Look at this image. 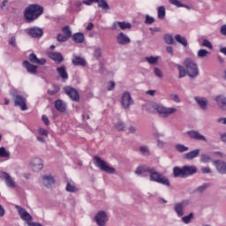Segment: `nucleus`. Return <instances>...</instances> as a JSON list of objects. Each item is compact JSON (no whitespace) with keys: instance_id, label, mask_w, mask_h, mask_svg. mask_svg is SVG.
I'll list each match as a JSON object with an SVG mask.
<instances>
[{"instance_id":"obj_24","label":"nucleus","mask_w":226,"mask_h":226,"mask_svg":"<svg viewBox=\"0 0 226 226\" xmlns=\"http://www.w3.org/2000/svg\"><path fill=\"white\" fill-rule=\"evenodd\" d=\"M54 183H56V181L54 180V177L52 175H46L42 177V184L47 188H50Z\"/></svg>"},{"instance_id":"obj_29","label":"nucleus","mask_w":226,"mask_h":226,"mask_svg":"<svg viewBox=\"0 0 226 226\" xmlns=\"http://www.w3.org/2000/svg\"><path fill=\"white\" fill-rule=\"evenodd\" d=\"M56 72L59 77L63 79V80H68V72H66V66L63 65L61 67L56 68Z\"/></svg>"},{"instance_id":"obj_61","label":"nucleus","mask_w":226,"mask_h":226,"mask_svg":"<svg viewBox=\"0 0 226 226\" xmlns=\"http://www.w3.org/2000/svg\"><path fill=\"white\" fill-rule=\"evenodd\" d=\"M39 133H40V135H44L45 137H48V135H49V132H47V130H45V129H40Z\"/></svg>"},{"instance_id":"obj_18","label":"nucleus","mask_w":226,"mask_h":226,"mask_svg":"<svg viewBox=\"0 0 226 226\" xmlns=\"http://www.w3.org/2000/svg\"><path fill=\"white\" fill-rule=\"evenodd\" d=\"M214 165L219 174H226V162L222 160L215 161Z\"/></svg>"},{"instance_id":"obj_2","label":"nucleus","mask_w":226,"mask_h":226,"mask_svg":"<svg viewBox=\"0 0 226 226\" xmlns=\"http://www.w3.org/2000/svg\"><path fill=\"white\" fill-rule=\"evenodd\" d=\"M43 13V7L38 4H30L25 9V19L26 22H34Z\"/></svg>"},{"instance_id":"obj_55","label":"nucleus","mask_w":226,"mask_h":226,"mask_svg":"<svg viewBox=\"0 0 226 226\" xmlns=\"http://www.w3.org/2000/svg\"><path fill=\"white\" fill-rule=\"evenodd\" d=\"M41 119L46 126L50 124V121L49 120V117H47V115H42Z\"/></svg>"},{"instance_id":"obj_25","label":"nucleus","mask_w":226,"mask_h":226,"mask_svg":"<svg viewBox=\"0 0 226 226\" xmlns=\"http://www.w3.org/2000/svg\"><path fill=\"white\" fill-rule=\"evenodd\" d=\"M55 109L58 112H66V102L64 101L58 99L55 102Z\"/></svg>"},{"instance_id":"obj_28","label":"nucleus","mask_w":226,"mask_h":226,"mask_svg":"<svg viewBox=\"0 0 226 226\" xmlns=\"http://www.w3.org/2000/svg\"><path fill=\"white\" fill-rule=\"evenodd\" d=\"M200 154V150L195 149V150H192L191 152L185 154L184 158L185 160H193V158H197Z\"/></svg>"},{"instance_id":"obj_21","label":"nucleus","mask_w":226,"mask_h":226,"mask_svg":"<svg viewBox=\"0 0 226 226\" xmlns=\"http://www.w3.org/2000/svg\"><path fill=\"white\" fill-rule=\"evenodd\" d=\"M28 59L30 61V63H33L34 64H47V60L45 58H38V56H36V54L32 53L28 56Z\"/></svg>"},{"instance_id":"obj_51","label":"nucleus","mask_w":226,"mask_h":226,"mask_svg":"<svg viewBox=\"0 0 226 226\" xmlns=\"http://www.w3.org/2000/svg\"><path fill=\"white\" fill-rule=\"evenodd\" d=\"M209 185L207 184H203L202 185H200L197 188V192H199L200 193H203V192H206V190H207Z\"/></svg>"},{"instance_id":"obj_38","label":"nucleus","mask_w":226,"mask_h":226,"mask_svg":"<svg viewBox=\"0 0 226 226\" xmlns=\"http://www.w3.org/2000/svg\"><path fill=\"white\" fill-rule=\"evenodd\" d=\"M192 220H193V213H190L182 218V222L185 224L192 223Z\"/></svg>"},{"instance_id":"obj_34","label":"nucleus","mask_w":226,"mask_h":226,"mask_svg":"<svg viewBox=\"0 0 226 226\" xmlns=\"http://www.w3.org/2000/svg\"><path fill=\"white\" fill-rule=\"evenodd\" d=\"M175 149L178 152V153H186V151L190 150V147L183 145V144H177L175 146Z\"/></svg>"},{"instance_id":"obj_43","label":"nucleus","mask_w":226,"mask_h":226,"mask_svg":"<svg viewBox=\"0 0 226 226\" xmlns=\"http://www.w3.org/2000/svg\"><path fill=\"white\" fill-rule=\"evenodd\" d=\"M93 56L95 57V59H102V49H94Z\"/></svg>"},{"instance_id":"obj_37","label":"nucleus","mask_w":226,"mask_h":226,"mask_svg":"<svg viewBox=\"0 0 226 226\" xmlns=\"http://www.w3.org/2000/svg\"><path fill=\"white\" fill-rule=\"evenodd\" d=\"M164 41L168 45H174V43H176V41H174V37H172V34H165L164 35Z\"/></svg>"},{"instance_id":"obj_41","label":"nucleus","mask_w":226,"mask_h":226,"mask_svg":"<svg viewBox=\"0 0 226 226\" xmlns=\"http://www.w3.org/2000/svg\"><path fill=\"white\" fill-rule=\"evenodd\" d=\"M139 151L141 154H146L147 156H149V154H151V152L149 151V147L146 146L140 147Z\"/></svg>"},{"instance_id":"obj_44","label":"nucleus","mask_w":226,"mask_h":226,"mask_svg":"<svg viewBox=\"0 0 226 226\" xmlns=\"http://www.w3.org/2000/svg\"><path fill=\"white\" fill-rule=\"evenodd\" d=\"M66 192H71V193H73L77 192V187L71 183H68L66 187H65Z\"/></svg>"},{"instance_id":"obj_53","label":"nucleus","mask_w":226,"mask_h":226,"mask_svg":"<svg viewBox=\"0 0 226 226\" xmlns=\"http://www.w3.org/2000/svg\"><path fill=\"white\" fill-rule=\"evenodd\" d=\"M170 3L171 4H174V6H177V8H182L183 4L179 2V0H170Z\"/></svg>"},{"instance_id":"obj_31","label":"nucleus","mask_w":226,"mask_h":226,"mask_svg":"<svg viewBox=\"0 0 226 226\" xmlns=\"http://www.w3.org/2000/svg\"><path fill=\"white\" fill-rule=\"evenodd\" d=\"M72 40L75 43H84V34L82 33H76L72 35Z\"/></svg>"},{"instance_id":"obj_45","label":"nucleus","mask_w":226,"mask_h":226,"mask_svg":"<svg viewBox=\"0 0 226 226\" xmlns=\"http://www.w3.org/2000/svg\"><path fill=\"white\" fill-rule=\"evenodd\" d=\"M170 98L172 102H175V103H181V99L179 98V95H177V94H171L170 95Z\"/></svg>"},{"instance_id":"obj_10","label":"nucleus","mask_w":226,"mask_h":226,"mask_svg":"<svg viewBox=\"0 0 226 226\" xmlns=\"http://www.w3.org/2000/svg\"><path fill=\"white\" fill-rule=\"evenodd\" d=\"M27 99L24 98L22 95L14 96V105L15 107H19L21 110H26L27 109Z\"/></svg>"},{"instance_id":"obj_5","label":"nucleus","mask_w":226,"mask_h":226,"mask_svg":"<svg viewBox=\"0 0 226 226\" xmlns=\"http://www.w3.org/2000/svg\"><path fill=\"white\" fill-rule=\"evenodd\" d=\"M154 109H156L157 113L162 117H167L168 116H170V114H176V112H177V109L176 108H166L160 104H155Z\"/></svg>"},{"instance_id":"obj_52","label":"nucleus","mask_w":226,"mask_h":226,"mask_svg":"<svg viewBox=\"0 0 226 226\" xmlns=\"http://www.w3.org/2000/svg\"><path fill=\"white\" fill-rule=\"evenodd\" d=\"M56 40H57V41H68V37L66 35H64V34H59L56 36Z\"/></svg>"},{"instance_id":"obj_50","label":"nucleus","mask_w":226,"mask_h":226,"mask_svg":"<svg viewBox=\"0 0 226 226\" xmlns=\"http://www.w3.org/2000/svg\"><path fill=\"white\" fill-rule=\"evenodd\" d=\"M202 47H207V49H213V44L207 39L203 40Z\"/></svg>"},{"instance_id":"obj_22","label":"nucleus","mask_w":226,"mask_h":226,"mask_svg":"<svg viewBox=\"0 0 226 226\" xmlns=\"http://www.w3.org/2000/svg\"><path fill=\"white\" fill-rule=\"evenodd\" d=\"M0 177L5 180L7 186H10V188H15L16 186L15 181L11 179V177L10 176V174L6 172H2L0 175Z\"/></svg>"},{"instance_id":"obj_12","label":"nucleus","mask_w":226,"mask_h":226,"mask_svg":"<svg viewBox=\"0 0 226 226\" xmlns=\"http://www.w3.org/2000/svg\"><path fill=\"white\" fill-rule=\"evenodd\" d=\"M188 204H189L188 200H182L181 202L175 204V207H174L175 213L178 217H181L185 215V207H186Z\"/></svg>"},{"instance_id":"obj_11","label":"nucleus","mask_w":226,"mask_h":226,"mask_svg":"<svg viewBox=\"0 0 226 226\" xmlns=\"http://www.w3.org/2000/svg\"><path fill=\"white\" fill-rule=\"evenodd\" d=\"M92 3H97L98 8H102L104 11L110 10V6H109V4H107V1H105V0H85V1H83V4H87V6H91Z\"/></svg>"},{"instance_id":"obj_30","label":"nucleus","mask_w":226,"mask_h":226,"mask_svg":"<svg viewBox=\"0 0 226 226\" xmlns=\"http://www.w3.org/2000/svg\"><path fill=\"white\" fill-rule=\"evenodd\" d=\"M174 177H186L185 175V168L175 167L173 169Z\"/></svg>"},{"instance_id":"obj_1","label":"nucleus","mask_w":226,"mask_h":226,"mask_svg":"<svg viewBox=\"0 0 226 226\" xmlns=\"http://www.w3.org/2000/svg\"><path fill=\"white\" fill-rule=\"evenodd\" d=\"M150 173V181L154 183H158L159 185H163L164 186H170V180L163 173H160L154 170V168L147 167L146 165H139L136 168L134 173L137 176H141L146 177L147 176L146 173Z\"/></svg>"},{"instance_id":"obj_39","label":"nucleus","mask_w":226,"mask_h":226,"mask_svg":"<svg viewBox=\"0 0 226 226\" xmlns=\"http://www.w3.org/2000/svg\"><path fill=\"white\" fill-rule=\"evenodd\" d=\"M0 157L10 158V152L6 151V148L4 147H0Z\"/></svg>"},{"instance_id":"obj_60","label":"nucleus","mask_w":226,"mask_h":226,"mask_svg":"<svg viewBox=\"0 0 226 226\" xmlns=\"http://www.w3.org/2000/svg\"><path fill=\"white\" fill-rule=\"evenodd\" d=\"M221 34H222L223 36H226V25H222L221 26V30H220Z\"/></svg>"},{"instance_id":"obj_46","label":"nucleus","mask_w":226,"mask_h":226,"mask_svg":"<svg viewBox=\"0 0 226 226\" xmlns=\"http://www.w3.org/2000/svg\"><path fill=\"white\" fill-rule=\"evenodd\" d=\"M115 128H117V130H118V132H123L124 131V123L123 122H117V124H115Z\"/></svg>"},{"instance_id":"obj_35","label":"nucleus","mask_w":226,"mask_h":226,"mask_svg":"<svg viewBox=\"0 0 226 226\" xmlns=\"http://www.w3.org/2000/svg\"><path fill=\"white\" fill-rule=\"evenodd\" d=\"M176 66L177 67L179 72L178 79H183L186 77V70L185 69V67L180 64H176Z\"/></svg>"},{"instance_id":"obj_13","label":"nucleus","mask_w":226,"mask_h":226,"mask_svg":"<svg viewBox=\"0 0 226 226\" xmlns=\"http://www.w3.org/2000/svg\"><path fill=\"white\" fill-rule=\"evenodd\" d=\"M30 167L34 172H40L43 169V161L41 158L36 157L32 160Z\"/></svg>"},{"instance_id":"obj_15","label":"nucleus","mask_w":226,"mask_h":226,"mask_svg":"<svg viewBox=\"0 0 226 226\" xmlns=\"http://www.w3.org/2000/svg\"><path fill=\"white\" fill-rule=\"evenodd\" d=\"M22 66L23 68H26L27 73H31L32 75H36L38 73V65H34L27 60H25L22 63Z\"/></svg>"},{"instance_id":"obj_16","label":"nucleus","mask_w":226,"mask_h":226,"mask_svg":"<svg viewBox=\"0 0 226 226\" xmlns=\"http://www.w3.org/2000/svg\"><path fill=\"white\" fill-rule=\"evenodd\" d=\"M117 41L118 45H128V43L132 42V40L128 35L124 34V33L121 32L117 36Z\"/></svg>"},{"instance_id":"obj_40","label":"nucleus","mask_w":226,"mask_h":226,"mask_svg":"<svg viewBox=\"0 0 226 226\" xmlns=\"http://www.w3.org/2000/svg\"><path fill=\"white\" fill-rule=\"evenodd\" d=\"M158 19H165V7L160 6L157 9Z\"/></svg>"},{"instance_id":"obj_32","label":"nucleus","mask_w":226,"mask_h":226,"mask_svg":"<svg viewBox=\"0 0 226 226\" xmlns=\"http://www.w3.org/2000/svg\"><path fill=\"white\" fill-rule=\"evenodd\" d=\"M175 40L177 43L183 45V47H188V41H186V37L182 36L181 34L175 35Z\"/></svg>"},{"instance_id":"obj_62","label":"nucleus","mask_w":226,"mask_h":226,"mask_svg":"<svg viewBox=\"0 0 226 226\" xmlns=\"http://www.w3.org/2000/svg\"><path fill=\"white\" fill-rule=\"evenodd\" d=\"M10 45L15 47L17 45L15 37H11L9 41Z\"/></svg>"},{"instance_id":"obj_49","label":"nucleus","mask_w":226,"mask_h":226,"mask_svg":"<svg viewBox=\"0 0 226 226\" xmlns=\"http://www.w3.org/2000/svg\"><path fill=\"white\" fill-rule=\"evenodd\" d=\"M154 73L155 77H158V79H162L163 77V72H162V70H160V68L155 67L154 69Z\"/></svg>"},{"instance_id":"obj_14","label":"nucleus","mask_w":226,"mask_h":226,"mask_svg":"<svg viewBox=\"0 0 226 226\" xmlns=\"http://www.w3.org/2000/svg\"><path fill=\"white\" fill-rule=\"evenodd\" d=\"M65 94L71 98V100H72V102H79V100H80L79 91L73 87H66Z\"/></svg>"},{"instance_id":"obj_6","label":"nucleus","mask_w":226,"mask_h":226,"mask_svg":"<svg viewBox=\"0 0 226 226\" xmlns=\"http://www.w3.org/2000/svg\"><path fill=\"white\" fill-rule=\"evenodd\" d=\"M94 220L98 226H106L107 222H109V215L105 211H99L95 216Z\"/></svg>"},{"instance_id":"obj_8","label":"nucleus","mask_w":226,"mask_h":226,"mask_svg":"<svg viewBox=\"0 0 226 226\" xmlns=\"http://www.w3.org/2000/svg\"><path fill=\"white\" fill-rule=\"evenodd\" d=\"M15 209H17L21 220H24V222H33V216H31V214L26 210V208H22L20 206L16 205Z\"/></svg>"},{"instance_id":"obj_48","label":"nucleus","mask_w":226,"mask_h":226,"mask_svg":"<svg viewBox=\"0 0 226 226\" xmlns=\"http://www.w3.org/2000/svg\"><path fill=\"white\" fill-rule=\"evenodd\" d=\"M202 163H209L211 162V157L207 154H202L200 158Z\"/></svg>"},{"instance_id":"obj_23","label":"nucleus","mask_w":226,"mask_h":226,"mask_svg":"<svg viewBox=\"0 0 226 226\" xmlns=\"http://www.w3.org/2000/svg\"><path fill=\"white\" fill-rule=\"evenodd\" d=\"M194 100L201 110H207V99L206 97L195 96Z\"/></svg>"},{"instance_id":"obj_19","label":"nucleus","mask_w":226,"mask_h":226,"mask_svg":"<svg viewBox=\"0 0 226 226\" xmlns=\"http://www.w3.org/2000/svg\"><path fill=\"white\" fill-rule=\"evenodd\" d=\"M187 135L194 140H204V142H207L206 136L200 134L198 131H188Z\"/></svg>"},{"instance_id":"obj_4","label":"nucleus","mask_w":226,"mask_h":226,"mask_svg":"<svg viewBox=\"0 0 226 226\" xmlns=\"http://www.w3.org/2000/svg\"><path fill=\"white\" fill-rule=\"evenodd\" d=\"M94 163L95 167L100 169V170H103L104 172H107V174L116 173V168L110 167L109 165V162L102 160V158L100 156L94 157Z\"/></svg>"},{"instance_id":"obj_54","label":"nucleus","mask_w":226,"mask_h":226,"mask_svg":"<svg viewBox=\"0 0 226 226\" xmlns=\"http://www.w3.org/2000/svg\"><path fill=\"white\" fill-rule=\"evenodd\" d=\"M154 22V18L149 16L148 14L146 16L145 24H153Z\"/></svg>"},{"instance_id":"obj_63","label":"nucleus","mask_w":226,"mask_h":226,"mask_svg":"<svg viewBox=\"0 0 226 226\" xmlns=\"http://www.w3.org/2000/svg\"><path fill=\"white\" fill-rule=\"evenodd\" d=\"M6 4H8V0H4L1 4V10H6L7 8Z\"/></svg>"},{"instance_id":"obj_17","label":"nucleus","mask_w":226,"mask_h":226,"mask_svg":"<svg viewBox=\"0 0 226 226\" xmlns=\"http://www.w3.org/2000/svg\"><path fill=\"white\" fill-rule=\"evenodd\" d=\"M48 56L49 57V59H52V61H55V63L61 64L64 61V57H63V54L59 52L50 51L48 53Z\"/></svg>"},{"instance_id":"obj_42","label":"nucleus","mask_w":226,"mask_h":226,"mask_svg":"<svg viewBox=\"0 0 226 226\" xmlns=\"http://www.w3.org/2000/svg\"><path fill=\"white\" fill-rule=\"evenodd\" d=\"M62 31L67 38H72V30H70V26H64Z\"/></svg>"},{"instance_id":"obj_57","label":"nucleus","mask_w":226,"mask_h":226,"mask_svg":"<svg viewBox=\"0 0 226 226\" xmlns=\"http://www.w3.org/2000/svg\"><path fill=\"white\" fill-rule=\"evenodd\" d=\"M202 174H211V168L209 167H203L201 168Z\"/></svg>"},{"instance_id":"obj_56","label":"nucleus","mask_w":226,"mask_h":226,"mask_svg":"<svg viewBox=\"0 0 226 226\" xmlns=\"http://www.w3.org/2000/svg\"><path fill=\"white\" fill-rule=\"evenodd\" d=\"M55 90H49V94H57V92L59 91V86H54Z\"/></svg>"},{"instance_id":"obj_7","label":"nucleus","mask_w":226,"mask_h":226,"mask_svg":"<svg viewBox=\"0 0 226 226\" xmlns=\"http://www.w3.org/2000/svg\"><path fill=\"white\" fill-rule=\"evenodd\" d=\"M121 105L123 109H128L133 105V99L129 92H124L121 97Z\"/></svg>"},{"instance_id":"obj_47","label":"nucleus","mask_w":226,"mask_h":226,"mask_svg":"<svg viewBox=\"0 0 226 226\" xmlns=\"http://www.w3.org/2000/svg\"><path fill=\"white\" fill-rule=\"evenodd\" d=\"M209 51H207V49H200L198 51V57H207Z\"/></svg>"},{"instance_id":"obj_59","label":"nucleus","mask_w":226,"mask_h":226,"mask_svg":"<svg viewBox=\"0 0 226 226\" xmlns=\"http://www.w3.org/2000/svg\"><path fill=\"white\" fill-rule=\"evenodd\" d=\"M157 147H160L161 149H163L165 147V142L162 141V139H157Z\"/></svg>"},{"instance_id":"obj_26","label":"nucleus","mask_w":226,"mask_h":226,"mask_svg":"<svg viewBox=\"0 0 226 226\" xmlns=\"http://www.w3.org/2000/svg\"><path fill=\"white\" fill-rule=\"evenodd\" d=\"M197 173V167L195 166H184V174L185 177H188V176H193V174Z\"/></svg>"},{"instance_id":"obj_64","label":"nucleus","mask_w":226,"mask_h":226,"mask_svg":"<svg viewBox=\"0 0 226 226\" xmlns=\"http://www.w3.org/2000/svg\"><path fill=\"white\" fill-rule=\"evenodd\" d=\"M217 123H221L222 124H226V117L218 118Z\"/></svg>"},{"instance_id":"obj_27","label":"nucleus","mask_w":226,"mask_h":226,"mask_svg":"<svg viewBox=\"0 0 226 226\" xmlns=\"http://www.w3.org/2000/svg\"><path fill=\"white\" fill-rule=\"evenodd\" d=\"M215 102L222 110H226V97L225 95H217Z\"/></svg>"},{"instance_id":"obj_9","label":"nucleus","mask_w":226,"mask_h":226,"mask_svg":"<svg viewBox=\"0 0 226 226\" xmlns=\"http://www.w3.org/2000/svg\"><path fill=\"white\" fill-rule=\"evenodd\" d=\"M26 34H28L29 36H32V38H41L43 36V29L40 28L38 26H33L30 28H27L26 30Z\"/></svg>"},{"instance_id":"obj_3","label":"nucleus","mask_w":226,"mask_h":226,"mask_svg":"<svg viewBox=\"0 0 226 226\" xmlns=\"http://www.w3.org/2000/svg\"><path fill=\"white\" fill-rule=\"evenodd\" d=\"M184 65L186 68V73L191 79L199 77V66L197 63L192 58H186L184 62Z\"/></svg>"},{"instance_id":"obj_58","label":"nucleus","mask_w":226,"mask_h":226,"mask_svg":"<svg viewBox=\"0 0 226 226\" xmlns=\"http://www.w3.org/2000/svg\"><path fill=\"white\" fill-rule=\"evenodd\" d=\"M114 87H116V82L109 81L108 86V91H114Z\"/></svg>"},{"instance_id":"obj_20","label":"nucleus","mask_w":226,"mask_h":226,"mask_svg":"<svg viewBox=\"0 0 226 226\" xmlns=\"http://www.w3.org/2000/svg\"><path fill=\"white\" fill-rule=\"evenodd\" d=\"M72 63L74 66H87V64L86 58L80 57L77 55H73Z\"/></svg>"},{"instance_id":"obj_36","label":"nucleus","mask_w":226,"mask_h":226,"mask_svg":"<svg viewBox=\"0 0 226 226\" xmlns=\"http://www.w3.org/2000/svg\"><path fill=\"white\" fill-rule=\"evenodd\" d=\"M158 59H160V56H147L145 57V60L148 64H156L158 63Z\"/></svg>"},{"instance_id":"obj_33","label":"nucleus","mask_w":226,"mask_h":226,"mask_svg":"<svg viewBox=\"0 0 226 226\" xmlns=\"http://www.w3.org/2000/svg\"><path fill=\"white\" fill-rule=\"evenodd\" d=\"M117 24L123 31H124V29H132V24L126 21H117Z\"/></svg>"}]
</instances>
